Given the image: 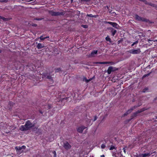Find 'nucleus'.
Instances as JSON below:
<instances>
[{
    "instance_id": "13",
    "label": "nucleus",
    "mask_w": 157,
    "mask_h": 157,
    "mask_svg": "<svg viewBox=\"0 0 157 157\" xmlns=\"http://www.w3.org/2000/svg\"><path fill=\"white\" fill-rule=\"evenodd\" d=\"M15 103L13 102L10 101L8 104L7 107L10 110H11L13 105Z\"/></svg>"
},
{
    "instance_id": "27",
    "label": "nucleus",
    "mask_w": 157,
    "mask_h": 157,
    "mask_svg": "<svg viewBox=\"0 0 157 157\" xmlns=\"http://www.w3.org/2000/svg\"><path fill=\"white\" fill-rule=\"evenodd\" d=\"M55 70V72H58L61 71V69L60 68H56Z\"/></svg>"
},
{
    "instance_id": "28",
    "label": "nucleus",
    "mask_w": 157,
    "mask_h": 157,
    "mask_svg": "<svg viewBox=\"0 0 157 157\" xmlns=\"http://www.w3.org/2000/svg\"><path fill=\"white\" fill-rule=\"evenodd\" d=\"M148 90V89L147 87H145L143 90L142 92L144 93H145L147 92Z\"/></svg>"
},
{
    "instance_id": "47",
    "label": "nucleus",
    "mask_w": 157,
    "mask_h": 157,
    "mask_svg": "<svg viewBox=\"0 0 157 157\" xmlns=\"http://www.w3.org/2000/svg\"><path fill=\"white\" fill-rule=\"evenodd\" d=\"M49 38V36H47L45 37V39H47V38Z\"/></svg>"
},
{
    "instance_id": "26",
    "label": "nucleus",
    "mask_w": 157,
    "mask_h": 157,
    "mask_svg": "<svg viewBox=\"0 0 157 157\" xmlns=\"http://www.w3.org/2000/svg\"><path fill=\"white\" fill-rule=\"evenodd\" d=\"M48 74V73L47 72L43 73L42 74V75L43 76V78H46Z\"/></svg>"
},
{
    "instance_id": "18",
    "label": "nucleus",
    "mask_w": 157,
    "mask_h": 157,
    "mask_svg": "<svg viewBox=\"0 0 157 157\" xmlns=\"http://www.w3.org/2000/svg\"><path fill=\"white\" fill-rule=\"evenodd\" d=\"M44 107L45 109V110H48L51 108V105L49 104L46 105H45Z\"/></svg>"
},
{
    "instance_id": "44",
    "label": "nucleus",
    "mask_w": 157,
    "mask_h": 157,
    "mask_svg": "<svg viewBox=\"0 0 157 157\" xmlns=\"http://www.w3.org/2000/svg\"><path fill=\"white\" fill-rule=\"evenodd\" d=\"M123 150V151L124 152V153H125L126 152H125V150L124 149V148Z\"/></svg>"
},
{
    "instance_id": "3",
    "label": "nucleus",
    "mask_w": 157,
    "mask_h": 157,
    "mask_svg": "<svg viewBox=\"0 0 157 157\" xmlns=\"http://www.w3.org/2000/svg\"><path fill=\"white\" fill-rule=\"evenodd\" d=\"M147 109L144 108L140 109L138 110L135 112L131 116V117L132 118V119L135 117H136L137 116V114L138 113H140L143 112L145 111Z\"/></svg>"
},
{
    "instance_id": "24",
    "label": "nucleus",
    "mask_w": 157,
    "mask_h": 157,
    "mask_svg": "<svg viewBox=\"0 0 157 157\" xmlns=\"http://www.w3.org/2000/svg\"><path fill=\"white\" fill-rule=\"evenodd\" d=\"M105 40L107 41H109L110 42H111V38L109 37V36H107L105 37Z\"/></svg>"
},
{
    "instance_id": "16",
    "label": "nucleus",
    "mask_w": 157,
    "mask_h": 157,
    "mask_svg": "<svg viewBox=\"0 0 157 157\" xmlns=\"http://www.w3.org/2000/svg\"><path fill=\"white\" fill-rule=\"evenodd\" d=\"M151 154L152 153L150 154V153H146L141 154V157H148L150 156Z\"/></svg>"
},
{
    "instance_id": "30",
    "label": "nucleus",
    "mask_w": 157,
    "mask_h": 157,
    "mask_svg": "<svg viewBox=\"0 0 157 157\" xmlns=\"http://www.w3.org/2000/svg\"><path fill=\"white\" fill-rule=\"evenodd\" d=\"M149 5L150 6H152L153 7H156V5H155V4L151 3V2H150Z\"/></svg>"
},
{
    "instance_id": "10",
    "label": "nucleus",
    "mask_w": 157,
    "mask_h": 157,
    "mask_svg": "<svg viewBox=\"0 0 157 157\" xmlns=\"http://www.w3.org/2000/svg\"><path fill=\"white\" fill-rule=\"evenodd\" d=\"M96 64H111V65H113L115 64V63L113 61H109V62H97L95 63Z\"/></svg>"
},
{
    "instance_id": "54",
    "label": "nucleus",
    "mask_w": 157,
    "mask_h": 157,
    "mask_svg": "<svg viewBox=\"0 0 157 157\" xmlns=\"http://www.w3.org/2000/svg\"><path fill=\"white\" fill-rule=\"evenodd\" d=\"M2 50H0V53H1L2 52Z\"/></svg>"
},
{
    "instance_id": "17",
    "label": "nucleus",
    "mask_w": 157,
    "mask_h": 157,
    "mask_svg": "<svg viewBox=\"0 0 157 157\" xmlns=\"http://www.w3.org/2000/svg\"><path fill=\"white\" fill-rule=\"evenodd\" d=\"M44 46L41 43H38L37 45V47L38 49H40L44 48Z\"/></svg>"
},
{
    "instance_id": "51",
    "label": "nucleus",
    "mask_w": 157,
    "mask_h": 157,
    "mask_svg": "<svg viewBox=\"0 0 157 157\" xmlns=\"http://www.w3.org/2000/svg\"><path fill=\"white\" fill-rule=\"evenodd\" d=\"M89 82V80L87 79H86V82Z\"/></svg>"
},
{
    "instance_id": "6",
    "label": "nucleus",
    "mask_w": 157,
    "mask_h": 157,
    "mask_svg": "<svg viewBox=\"0 0 157 157\" xmlns=\"http://www.w3.org/2000/svg\"><path fill=\"white\" fill-rule=\"evenodd\" d=\"M128 52L132 54H139L141 52L140 49L138 48L137 49H132L128 51Z\"/></svg>"
},
{
    "instance_id": "15",
    "label": "nucleus",
    "mask_w": 157,
    "mask_h": 157,
    "mask_svg": "<svg viewBox=\"0 0 157 157\" xmlns=\"http://www.w3.org/2000/svg\"><path fill=\"white\" fill-rule=\"evenodd\" d=\"M137 106H134L132 107L130 109H128L126 112L127 113L129 114L131 112H132V111L134 109H136L137 107Z\"/></svg>"
},
{
    "instance_id": "45",
    "label": "nucleus",
    "mask_w": 157,
    "mask_h": 157,
    "mask_svg": "<svg viewBox=\"0 0 157 157\" xmlns=\"http://www.w3.org/2000/svg\"><path fill=\"white\" fill-rule=\"evenodd\" d=\"M140 1L144 2L145 0H139Z\"/></svg>"
},
{
    "instance_id": "32",
    "label": "nucleus",
    "mask_w": 157,
    "mask_h": 157,
    "mask_svg": "<svg viewBox=\"0 0 157 157\" xmlns=\"http://www.w3.org/2000/svg\"><path fill=\"white\" fill-rule=\"evenodd\" d=\"M150 73H149L147 74H145V75H144L143 77V78H145L146 77L148 76H149L150 75Z\"/></svg>"
},
{
    "instance_id": "33",
    "label": "nucleus",
    "mask_w": 157,
    "mask_h": 157,
    "mask_svg": "<svg viewBox=\"0 0 157 157\" xmlns=\"http://www.w3.org/2000/svg\"><path fill=\"white\" fill-rule=\"evenodd\" d=\"M40 39L41 40H44L45 39V37H44L43 36H41L40 37Z\"/></svg>"
},
{
    "instance_id": "43",
    "label": "nucleus",
    "mask_w": 157,
    "mask_h": 157,
    "mask_svg": "<svg viewBox=\"0 0 157 157\" xmlns=\"http://www.w3.org/2000/svg\"><path fill=\"white\" fill-rule=\"evenodd\" d=\"M53 153L54 154L55 156H56V152L55 151H54L53 152Z\"/></svg>"
},
{
    "instance_id": "12",
    "label": "nucleus",
    "mask_w": 157,
    "mask_h": 157,
    "mask_svg": "<svg viewBox=\"0 0 157 157\" xmlns=\"http://www.w3.org/2000/svg\"><path fill=\"white\" fill-rule=\"evenodd\" d=\"M86 128V127L84 126H82L80 127H78L77 128V131L78 132L82 133L83 130Z\"/></svg>"
},
{
    "instance_id": "48",
    "label": "nucleus",
    "mask_w": 157,
    "mask_h": 157,
    "mask_svg": "<svg viewBox=\"0 0 157 157\" xmlns=\"http://www.w3.org/2000/svg\"><path fill=\"white\" fill-rule=\"evenodd\" d=\"M101 157H105V155H101Z\"/></svg>"
},
{
    "instance_id": "40",
    "label": "nucleus",
    "mask_w": 157,
    "mask_h": 157,
    "mask_svg": "<svg viewBox=\"0 0 157 157\" xmlns=\"http://www.w3.org/2000/svg\"><path fill=\"white\" fill-rule=\"evenodd\" d=\"M109 6H106L105 7V9H106V8L107 9H108V10H109Z\"/></svg>"
},
{
    "instance_id": "34",
    "label": "nucleus",
    "mask_w": 157,
    "mask_h": 157,
    "mask_svg": "<svg viewBox=\"0 0 157 157\" xmlns=\"http://www.w3.org/2000/svg\"><path fill=\"white\" fill-rule=\"evenodd\" d=\"M105 147V145L104 144H102L101 145V147L102 148V149H104V148Z\"/></svg>"
},
{
    "instance_id": "29",
    "label": "nucleus",
    "mask_w": 157,
    "mask_h": 157,
    "mask_svg": "<svg viewBox=\"0 0 157 157\" xmlns=\"http://www.w3.org/2000/svg\"><path fill=\"white\" fill-rule=\"evenodd\" d=\"M0 17V18L4 21H6L8 20V18H5L2 17Z\"/></svg>"
},
{
    "instance_id": "53",
    "label": "nucleus",
    "mask_w": 157,
    "mask_h": 157,
    "mask_svg": "<svg viewBox=\"0 0 157 157\" xmlns=\"http://www.w3.org/2000/svg\"><path fill=\"white\" fill-rule=\"evenodd\" d=\"M88 120L89 121H91V120Z\"/></svg>"
},
{
    "instance_id": "39",
    "label": "nucleus",
    "mask_w": 157,
    "mask_h": 157,
    "mask_svg": "<svg viewBox=\"0 0 157 157\" xmlns=\"http://www.w3.org/2000/svg\"><path fill=\"white\" fill-rule=\"evenodd\" d=\"M128 114L127 113V112H126L125 113H124V114H123V117H124V116H126Z\"/></svg>"
},
{
    "instance_id": "5",
    "label": "nucleus",
    "mask_w": 157,
    "mask_h": 157,
    "mask_svg": "<svg viewBox=\"0 0 157 157\" xmlns=\"http://www.w3.org/2000/svg\"><path fill=\"white\" fill-rule=\"evenodd\" d=\"M104 23L105 24H109L111 25H112L113 27L114 28L117 29H118V27H119V26L118 25V24L115 22L105 21H104Z\"/></svg>"
},
{
    "instance_id": "50",
    "label": "nucleus",
    "mask_w": 157,
    "mask_h": 157,
    "mask_svg": "<svg viewBox=\"0 0 157 157\" xmlns=\"http://www.w3.org/2000/svg\"><path fill=\"white\" fill-rule=\"evenodd\" d=\"M41 19H36V20H40Z\"/></svg>"
},
{
    "instance_id": "9",
    "label": "nucleus",
    "mask_w": 157,
    "mask_h": 157,
    "mask_svg": "<svg viewBox=\"0 0 157 157\" xmlns=\"http://www.w3.org/2000/svg\"><path fill=\"white\" fill-rule=\"evenodd\" d=\"M118 70V69L116 67H113L112 66L109 67L107 70V72L108 74H110L112 72L114 71H117Z\"/></svg>"
},
{
    "instance_id": "49",
    "label": "nucleus",
    "mask_w": 157,
    "mask_h": 157,
    "mask_svg": "<svg viewBox=\"0 0 157 157\" xmlns=\"http://www.w3.org/2000/svg\"><path fill=\"white\" fill-rule=\"evenodd\" d=\"M25 66L26 67H29V65L28 64L26 65Z\"/></svg>"
},
{
    "instance_id": "57",
    "label": "nucleus",
    "mask_w": 157,
    "mask_h": 157,
    "mask_svg": "<svg viewBox=\"0 0 157 157\" xmlns=\"http://www.w3.org/2000/svg\"><path fill=\"white\" fill-rule=\"evenodd\" d=\"M89 125H90V124H88V126H89Z\"/></svg>"
},
{
    "instance_id": "8",
    "label": "nucleus",
    "mask_w": 157,
    "mask_h": 157,
    "mask_svg": "<svg viewBox=\"0 0 157 157\" xmlns=\"http://www.w3.org/2000/svg\"><path fill=\"white\" fill-rule=\"evenodd\" d=\"M25 148L26 147L24 145H23L21 147L16 146L15 147V149L17 152H19L20 154L22 153L23 151H22L21 152H20V151H21L22 149H25Z\"/></svg>"
},
{
    "instance_id": "36",
    "label": "nucleus",
    "mask_w": 157,
    "mask_h": 157,
    "mask_svg": "<svg viewBox=\"0 0 157 157\" xmlns=\"http://www.w3.org/2000/svg\"><path fill=\"white\" fill-rule=\"evenodd\" d=\"M98 117L96 116H95L94 117V120H93V121H94L97 120Z\"/></svg>"
},
{
    "instance_id": "2",
    "label": "nucleus",
    "mask_w": 157,
    "mask_h": 157,
    "mask_svg": "<svg viewBox=\"0 0 157 157\" xmlns=\"http://www.w3.org/2000/svg\"><path fill=\"white\" fill-rule=\"evenodd\" d=\"M23 65L20 62H16L14 64V67H10V66L8 65L7 68L9 70L14 69H15L16 70H17L20 69L21 67Z\"/></svg>"
},
{
    "instance_id": "14",
    "label": "nucleus",
    "mask_w": 157,
    "mask_h": 157,
    "mask_svg": "<svg viewBox=\"0 0 157 157\" xmlns=\"http://www.w3.org/2000/svg\"><path fill=\"white\" fill-rule=\"evenodd\" d=\"M108 29L111 30V32L112 34V36H114L117 33V30L112 27H109Z\"/></svg>"
},
{
    "instance_id": "37",
    "label": "nucleus",
    "mask_w": 157,
    "mask_h": 157,
    "mask_svg": "<svg viewBox=\"0 0 157 157\" xmlns=\"http://www.w3.org/2000/svg\"><path fill=\"white\" fill-rule=\"evenodd\" d=\"M138 41H136L135 42H134L131 45L132 46H134L135 44H137L138 43Z\"/></svg>"
},
{
    "instance_id": "55",
    "label": "nucleus",
    "mask_w": 157,
    "mask_h": 157,
    "mask_svg": "<svg viewBox=\"0 0 157 157\" xmlns=\"http://www.w3.org/2000/svg\"><path fill=\"white\" fill-rule=\"evenodd\" d=\"M114 155V153H113V156Z\"/></svg>"
},
{
    "instance_id": "20",
    "label": "nucleus",
    "mask_w": 157,
    "mask_h": 157,
    "mask_svg": "<svg viewBox=\"0 0 157 157\" xmlns=\"http://www.w3.org/2000/svg\"><path fill=\"white\" fill-rule=\"evenodd\" d=\"M98 15H93L91 14H88L86 15V17H92L97 18L98 17Z\"/></svg>"
},
{
    "instance_id": "25",
    "label": "nucleus",
    "mask_w": 157,
    "mask_h": 157,
    "mask_svg": "<svg viewBox=\"0 0 157 157\" xmlns=\"http://www.w3.org/2000/svg\"><path fill=\"white\" fill-rule=\"evenodd\" d=\"M108 10L109 13L113 14L112 15H113V16H115L116 14L115 12H112V10H110V9L109 10Z\"/></svg>"
},
{
    "instance_id": "11",
    "label": "nucleus",
    "mask_w": 157,
    "mask_h": 157,
    "mask_svg": "<svg viewBox=\"0 0 157 157\" xmlns=\"http://www.w3.org/2000/svg\"><path fill=\"white\" fill-rule=\"evenodd\" d=\"M63 147L66 150H68L71 147V145L67 142L63 143Z\"/></svg>"
},
{
    "instance_id": "22",
    "label": "nucleus",
    "mask_w": 157,
    "mask_h": 157,
    "mask_svg": "<svg viewBox=\"0 0 157 157\" xmlns=\"http://www.w3.org/2000/svg\"><path fill=\"white\" fill-rule=\"evenodd\" d=\"M98 53V51L97 50H94L92 51L90 53V56H93V55L94 54H96Z\"/></svg>"
},
{
    "instance_id": "46",
    "label": "nucleus",
    "mask_w": 157,
    "mask_h": 157,
    "mask_svg": "<svg viewBox=\"0 0 157 157\" xmlns=\"http://www.w3.org/2000/svg\"><path fill=\"white\" fill-rule=\"evenodd\" d=\"M82 1H84L86 2H87L88 0H81Z\"/></svg>"
},
{
    "instance_id": "35",
    "label": "nucleus",
    "mask_w": 157,
    "mask_h": 157,
    "mask_svg": "<svg viewBox=\"0 0 157 157\" xmlns=\"http://www.w3.org/2000/svg\"><path fill=\"white\" fill-rule=\"evenodd\" d=\"M145 4L147 5H149L150 2H148L146 0H145V1H144V2Z\"/></svg>"
},
{
    "instance_id": "31",
    "label": "nucleus",
    "mask_w": 157,
    "mask_h": 157,
    "mask_svg": "<svg viewBox=\"0 0 157 157\" xmlns=\"http://www.w3.org/2000/svg\"><path fill=\"white\" fill-rule=\"evenodd\" d=\"M81 26L84 28H87L88 27V25H82Z\"/></svg>"
},
{
    "instance_id": "4",
    "label": "nucleus",
    "mask_w": 157,
    "mask_h": 157,
    "mask_svg": "<svg viewBox=\"0 0 157 157\" xmlns=\"http://www.w3.org/2000/svg\"><path fill=\"white\" fill-rule=\"evenodd\" d=\"M49 13L52 16H63L64 15L65 13L64 12H56L53 11H51Z\"/></svg>"
},
{
    "instance_id": "23",
    "label": "nucleus",
    "mask_w": 157,
    "mask_h": 157,
    "mask_svg": "<svg viewBox=\"0 0 157 157\" xmlns=\"http://www.w3.org/2000/svg\"><path fill=\"white\" fill-rule=\"evenodd\" d=\"M132 119V118H131H131L130 119H127L126 120L124 121V123L125 124H128L130 121H131V120Z\"/></svg>"
},
{
    "instance_id": "21",
    "label": "nucleus",
    "mask_w": 157,
    "mask_h": 157,
    "mask_svg": "<svg viewBox=\"0 0 157 157\" xmlns=\"http://www.w3.org/2000/svg\"><path fill=\"white\" fill-rule=\"evenodd\" d=\"M47 79H48L50 81H53V79L52 78V77L51 76L49 75H48L46 77V78Z\"/></svg>"
},
{
    "instance_id": "7",
    "label": "nucleus",
    "mask_w": 157,
    "mask_h": 157,
    "mask_svg": "<svg viewBox=\"0 0 157 157\" xmlns=\"http://www.w3.org/2000/svg\"><path fill=\"white\" fill-rule=\"evenodd\" d=\"M135 18L136 20L142 21H147V19L144 17H141L137 14L135 15Z\"/></svg>"
},
{
    "instance_id": "1",
    "label": "nucleus",
    "mask_w": 157,
    "mask_h": 157,
    "mask_svg": "<svg viewBox=\"0 0 157 157\" xmlns=\"http://www.w3.org/2000/svg\"><path fill=\"white\" fill-rule=\"evenodd\" d=\"M35 124H32L29 120L27 121L24 125H21L20 128V130L22 131H26L29 130L30 129L34 127Z\"/></svg>"
},
{
    "instance_id": "19",
    "label": "nucleus",
    "mask_w": 157,
    "mask_h": 157,
    "mask_svg": "<svg viewBox=\"0 0 157 157\" xmlns=\"http://www.w3.org/2000/svg\"><path fill=\"white\" fill-rule=\"evenodd\" d=\"M117 147H115L114 146L111 145L110 146V147L109 148V150H113V149H114V152H115L117 151Z\"/></svg>"
},
{
    "instance_id": "52",
    "label": "nucleus",
    "mask_w": 157,
    "mask_h": 157,
    "mask_svg": "<svg viewBox=\"0 0 157 157\" xmlns=\"http://www.w3.org/2000/svg\"><path fill=\"white\" fill-rule=\"evenodd\" d=\"M71 2H73V0H71Z\"/></svg>"
},
{
    "instance_id": "56",
    "label": "nucleus",
    "mask_w": 157,
    "mask_h": 157,
    "mask_svg": "<svg viewBox=\"0 0 157 157\" xmlns=\"http://www.w3.org/2000/svg\"><path fill=\"white\" fill-rule=\"evenodd\" d=\"M156 42L157 43V40H156Z\"/></svg>"
},
{
    "instance_id": "38",
    "label": "nucleus",
    "mask_w": 157,
    "mask_h": 157,
    "mask_svg": "<svg viewBox=\"0 0 157 157\" xmlns=\"http://www.w3.org/2000/svg\"><path fill=\"white\" fill-rule=\"evenodd\" d=\"M69 97L64 98L62 99V100H67V99H68V98L69 99Z\"/></svg>"
},
{
    "instance_id": "41",
    "label": "nucleus",
    "mask_w": 157,
    "mask_h": 157,
    "mask_svg": "<svg viewBox=\"0 0 157 157\" xmlns=\"http://www.w3.org/2000/svg\"><path fill=\"white\" fill-rule=\"evenodd\" d=\"M39 112H40V113H41V114H43V112H42V111L41 110H39Z\"/></svg>"
},
{
    "instance_id": "42",
    "label": "nucleus",
    "mask_w": 157,
    "mask_h": 157,
    "mask_svg": "<svg viewBox=\"0 0 157 157\" xmlns=\"http://www.w3.org/2000/svg\"><path fill=\"white\" fill-rule=\"evenodd\" d=\"M37 25L36 24H33V26H35V27Z\"/></svg>"
}]
</instances>
